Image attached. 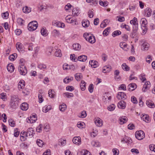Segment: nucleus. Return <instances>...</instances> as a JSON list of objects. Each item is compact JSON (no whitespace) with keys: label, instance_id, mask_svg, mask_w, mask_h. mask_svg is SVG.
Segmentation results:
<instances>
[{"label":"nucleus","instance_id":"1a4fd4ad","mask_svg":"<svg viewBox=\"0 0 155 155\" xmlns=\"http://www.w3.org/2000/svg\"><path fill=\"white\" fill-rule=\"evenodd\" d=\"M137 87V85L135 83H131L129 84L127 87L128 90L130 91L134 90Z\"/></svg>","mask_w":155,"mask_h":155},{"label":"nucleus","instance_id":"dca6fc26","mask_svg":"<svg viewBox=\"0 0 155 155\" xmlns=\"http://www.w3.org/2000/svg\"><path fill=\"white\" fill-rule=\"evenodd\" d=\"M25 82L24 80H21L18 84V87L19 90L23 89L25 87Z\"/></svg>","mask_w":155,"mask_h":155},{"label":"nucleus","instance_id":"f257e3e1","mask_svg":"<svg viewBox=\"0 0 155 155\" xmlns=\"http://www.w3.org/2000/svg\"><path fill=\"white\" fill-rule=\"evenodd\" d=\"M38 27V23L36 21H32L29 23L28 25V30L30 31L35 30Z\"/></svg>","mask_w":155,"mask_h":155},{"label":"nucleus","instance_id":"7c9ffc66","mask_svg":"<svg viewBox=\"0 0 155 155\" xmlns=\"http://www.w3.org/2000/svg\"><path fill=\"white\" fill-rule=\"evenodd\" d=\"M142 22L141 28L143 29V27L146 26V25L147 24V21L145 18H142L141 20Z\"/></svg>","mask_w":155,"mask_h":155},{"label":"nucleus","instance_id":"603ef678","mask_svg":"<svg viewBox=\"0 0 155 155\" xmlns=\"http://www.w3.org/2000/svg\"><path fill=\"white\" fill-rule=\"evenodd\" d=\"M84 123L83 122H78L77 124V127L80 128H82L84 127Z\"/></svg>","mask_w":155,"mask_h":155},{"label":"nucleus","instance_id":"8fccbe9b","mask_svg":"<svg viewBox=\"0 0 155 155\" xmlns=\"http://www.w3.org/2000/svg\"><path fill=\"white\" fill-rule=\"evenodd\" d=\"M0 98L3 100L5 101L6 99V93H2L0 94Z\"/></svg>","mask_w":155,"mask_h":155},{"label":"nucleus","instance_id":"4c0bfd02","mask_svg":"<svg viewBox=\"0 0 155 155\" xmlns=\"http://www.w3.org/2000/svg\"><path fill=\"white\" fill-rule=\"evenodd\" d=\"M47 31L45 28H41V34L43 36H46L48 35V34L47 33Z\"/></svg>","mask_w":155,"mask_h":155},{"label":"nucleus","instance_id":"f03ea898","mask_svg":"<svg viewBox=\"0 0 155 155\" xmlns=\"http://www.w3.org/2000/svg\"><path fill=\"white\" fill-rule=\"evenodd\" d=\"M136 138L138 140H141L145 137L144 133L142 130L137 131L135 133Z\"/></svg>","mask_w":155,"mask_h":155},{"label":"nucleus","instance_id":"6e6d98bb","mask_svg":"<svg viewBox=\"0 0 155 155\" xmlns=\"http://www.w3.org/2000/svg\"><path fill=\"white\" fill-rule=\"evenodd\" d=\"M92 34L88 33H85L83 35L86 41H87L88 39H89L90 37V36Z\"/></svg>","mask_w":155,"mask_h":155},{"label":"nucleus","instance_id":"72a5a7b5","mask_svg":"<svg viewBox=\"0 0 155 155\" xmlns=\"http://www.w3.org/2000/svg\"><path fill=\"white\" fill-rule=\"evenodd\" d=\"M11 101L18 102H19V98L18 96L16 95H13L11 97Z\"/></svg>","mask_w":155,"mask_h":155},{"label":"nucleus","instance_id":"bf43d9fd","mask_svg":"<svg viewBox=\"0 0 155 155\" xmlns=\"http://www.w3.org/2000/svg\"><path fill=\"white\" fill-rule=\"evenodd\" d=\"M18 23L20 25H22L23 24V22H24V21L21 18H18L17 20Z\"/></svg>","mask_w":155,"mask_h":155},{"label":"nucleus","instance_id":"e433bc0d","mask_svg":"<svg viewBox=\"0 0 155 155\" xmlns=\"http://www.w3.org/2000/svg\"><path fill=\"white\" fill-rule=\"evenodd\" d=\"M54 54L56 57H61L62 56L61 50L59 49H57L55 52Z\"/></svg>","mask_w":155,"mask_h":155},{"label":"nucleus","instance_id":"37998d69","mask_svg":"<svg viewBox=\"0 0 155 155\" xmlns=\"http://www.w3.org/2000/svg\"><path fill=\"white\" fill-rule=\"evenodd\" d=\"M38 67L40 69L44 70L46 69L47 66L46 65L44 64H40L38 65Z\"/></svg>","mask_w":155,"mask_h":155},{"label":"nucleus","instance_id":"c756f323","mask_svg":"<svg viewBox=\"0 0 155 155\" xmlns=\"http://www.w3.org/2000/svg\"><path fill=\"white\" fill-rule=\"evenodd\" d=\"M90 24L89 21H82V26L84 27H87Z\"/></svg>","mask_w":155,"mask_h":155},{"label":"nucleus","instance_id":"cd10ccee","mask_svg":"<svg viewBox=\"0 0 155 155\" xmlns=\"http://www.w3.org/2000/svg\"><path fill=\"white\" fill-rule=\"evenodd\" d=\"M152 12V10L150 8H147L146 9L145 13L147 17H150L151 15Z\"/></svg>","mask_w":155,"mask_h":155},{"label":"nucleus","instance_id":"5fc2aeb1","mask_svg":"<svg viewBox=\"0 0 155 155\" xmlns=\"http://www.w3.org/2000/svg\"><path fill=\"white\" fill-rule=\"evenodd\" d=\"M81 153L82 155H90V153L87 150H83Z\"/></svg>","mask_w":155,"mask_h":155},{"label":"nucleus","instance_id":"2f4dec72","mask_svg":"<svg viewBox=\"0 0 155 155\" xmlns=\"http://www.w3.org/2000/svg\"><path fill=\"white\" fill-rule=\"evenodd\" d=\"M55 92L52 89L48 91L49 96L51 98H53L55 97Z\"/></svg>","mask_w":155,"mask_h":155},{"label":"nucleus","instance_id":"0e129e2a","mask_svg":"<svg viewBox=\"0 0 155 155\" xmlns=\"http://www.w3.org/2000/svg\"><path fill=\"white\" fill-rule=\"evenodd\" d=\"M87 116V114L86 113V111H83L81 114V116H80V117H81L82 118H84L85 117Z\"/></svg>","mask_w":155,"mask_h":155},{"label":"nucleus","instance_id":"338daca9","mask_svg":"<svg viewBox=\"0 0 155 155\" xmlns=\"http://www.w3.org/2000/svg\"><path fill=\"white\" fill-rule=\"evenodd\" d=\"M2 15L3 18L5 19H6L7 18V17L8 16V12H6L2 14Z\"/></svg>","mask_w":155,"mask_h":155},{"label":"nucleus","instance_id":"ea45409f","mask_svg":"<svg viewBox=\"0 0 155 155\" xmlns=\"http://www.w3.org/2000/svg\"><path fill=\"white\" fill-rule=\"evenodd\" d=\"M73 80V78L72 77H71L70 78L68 77H66L65 78L64 80V82L65 83H67L71 81H72Z\"/></svg>","mask_w":155,"mask_h":155},{"label":"nucleus","instance_id":"473e14b6","mask_svg":"<svg viewBox=\"0 0 155 155\" xmlns=\"http://www.w3.org/2000/svg\"><path fill=\"white\" fill-rule=\"evenodd\" d=\"M52 34L53 36L56 37L59 36L60 35V33L59 31L56 29H54L52 32Z\"/></svg>","mask_w":155,"mask_h":155},{"label":"nucleus","instance_id":"864d4df0","mask_svg":"<svg viewBox=\"0 0 155 155\" xmlns=\"http://www.w3.org/2000/svg\"><path fill=\"white\" fill-rule=\"evenodd\" d=\"M87 2L88 3H92L93 5H96L97 3V0H86Z\"/></svg>","mask_w":155,"mask_h":155},{"label":"nucleus","instance_id":"a878e982","mask_svg":"<svg viewBox=\"0 0 155 155\" xmlns=\"http://www.w3.org/2000/svg\"><path fill=\"white\" fill-rule=\"evenodd\" d=\"M91 43H94L95 42V37L92 34L90 36V37L87 41Z\"/></svg>","mask_w":155,"mask_h":155},{"label":"nucleus","instance_id":"9b49d317","mask_svg":"<svg viewBox=\"0 0 155 155\" xmlns=\"http://www.w3.org/2000/svg\"><path fill=\"white\" fill-rule=\"evenodd\" d=\"M37 119V117H30L27 119V122L28 123H33L35 122Z\"/></svg>","mask_w":155,"mask_h":155},{"label":"nucleus","instance_id":"13d9d810","mask_svg":"<svg viewBox=\"0 0 155 155\" xmlns=\"http://www.w3.org/2000/svg\"><path fill=\"white\" fill-rule=\"evenodd\" d=\"M64 94L68 98H70L73 97V94L71 93L66 92L64 93Z\"/></svg>","mask_w":155,"mask_h":155},{"label":"nucleus","instance_id":"ddd939ff","mask_svg":"<svg viewBox=\"0 0 155 155\" xmlns=\"http://www.w3.org/2000/svg\"><path fill=\"white\" fill-rule=\"evenodd\" d=\"M126 105V104L124 101H121L118 103L117 106L119 108L124 109L125 108Z\"/></svg>","mask_w":155,"mask_h":155},{"label":"nucleus","instance_id":"c03bdc74","mask_svg":"<svg viewBox=\"0 0 155 155\" xmlns=\"http://www.w3.org/2000/svg\"><path fill=\"white\" fill-rule=\"evenodd\" d=\"M75 77L76 80L78 81H80L81 80L82 78V76L80 74H76L75 75Z\"/></svg>","mask_w":155,"mask_h":155},{"label":"nucleus","instance_id":"7ed1b4c3","mask_svg":"<svg viewBox=\"0 0 155 155\" xmlns=\"http://www.w3.org/2000/svg\"><path fill=\"white\" fill-rule=\"evenodd\" d=\"M18 70L20 73L22 75H25L27 73V70L25 66L20 65L18 67Z\"/></svg>","mask_w":155,"mask_h":155},{"label":"nucleus","instance_id":"39448f33","mask_svg":"<svg viewBox=\"0 0 155 155\" xmlns=\"http://www.w3.org/2000/svg\"><path fill=\"white\" fill-rule=\"evenodd\" d=\"M72 141L77 145H80L81 143V138L79 136L74 137L72 140Z\"/></svg>","mask_w":155,"mask_h":155},{"label":"nucleus","instance_id":"f3484780","mask_svg":"<svg viewBox=\"0 0 155 155\" xmlns=\"http://www.w3.org/2000/svg\"><path fill=\"white\" fill-rule=\"evenodd\" d=\"M119 123L120 124H123L126 122L127 120V117H120L119 118Z\"/></svg>","mask_w":155,"mask_h":155},{"label":"nucleus","instance_id":"69168bd1","mask_svg":"<svg viewBox=\"0 0 155 155\" xmlns=\"http://www.w3.org/2000/svg\"><path fill=\"white\" fill-rule=\"evenodd\" d=\"M118 18V20L120 22H122L124 21L125 18L124 17H121V16H117Z\"/></svg>","mask_w":155,"mask_h":155},{"label":"nucleus","instance_id":"423d86ee","mask_svg":"<svg viewBox=\"0 0 155 155\" xmlns=\"http://www.w3.org/2000/svg\"><path fill=\"white\" fill-rule=\"evenodd\" d=\"M117 98L119 100H124L127 98V96L124 92H119L117 96Z\"/></svg>","mask_w":155,"mask_h":155},{"label":"nucleus","instance_id":"412c9836","mask_svg":"<svg viewBox=\"0 0 155 155\" xmlns=\"http://www.w3.org/2000/svg\"><path fill=\"white\" fill-rule=\"evenodd\" d=\"M146 104L147 105L150 107L154 108L155 107L154 103L153 101L150 100H148L147 101Z\"/></svg>","mask_w":155,"mask_h":155},{"label":"nucleus","instance_id":"c85d7f7f","mask_svg":"<svg viewBox=\"0 0 155 155\" xmlns=\"http://www.w3.org/2000/svg\"><path fill=\"white\" fill-rule=\"evenodd\" d=\"M18 105V102H14L11 101V102L10 106L11 107L13 108H16Z\"/></svg>","mask_w":155,"mask_h":155},{"label":"nucleus","instance_id":"9d476101","mask_svg":"<svg viewBox=\"0 0 155 155\" xmlns=\"http://www.w3.org/2000/svg\"><path fill=\"white\" fill-rule=\"evenodd\" d=\"M141 118L146 122L148 123L150 121V119L149 116L147 114H142L141 116Z\"/></svg>","mask_w":155,"mask_h":155},{"label":"nucleus","instance_id":"6e6552de","mask_svg":"<svg viewBox=\"0 0 155 155\" xmlns=\"http://www.w3.org/2000/svg\"><path fill=\"white\" fill-rule=\"evenodd\" d=\"M95 123L97 126L100 127L102 126L103 122L100 118L97 117L96 118Z\"/></svg>","mask_w":155,"mask_h":155},{"label":"nucleus","instance_id":"0eeeda50","mask_svg":"<svg viewBox=\"0 0 155 155\" xmlns=\"http://www.w3.org/2000/svg\"><path fill=\"white\" fill-rule=\"evenodd\" d=\"M16 47L19 51L22 52L24 51L23 46L20 42H17L16 44Z\"/></svg>","mask_w":155,"mask_h":155},{"label":"nucleus","instance_id":"58836bf2","mask_svg":"<svg viewBox=\"0 0 155 155\" xmlns=\"http://www.w3.org/2000/svg\"><path fill=\"white\" fill-rule=\"evenodd\" d=\"M23 12L25 13H29L31 11V9L28 7L26 6L22 9Z\"/></svg>","mask_w":155,"mask_h":155},{"label":"nucleus","instance_id":"393cba45","mask_svg":"<svg viewBox=\"0 0 155 155\" xmlns=\"http://www.w3.org/2000/svg\"><path fill=\"white\" fill-rule=\"evenodd\" d=\"M72 47L75 50L79 51L81 48V45L78 43H75L74 44Z\"/></svg>","mask_w":155,"mask_h":155},{"label":"nucleus","instance_id":"f704fd0d","mask_svg":"<svg viewBox=\"0 0 155 155\" xmlns=\"http://www.w3.org/2000/svg\"><path fill=\"white\" fill-rule=\"evenodd\" d=\"M122 68L123 70L126 71L130 70V68L125 63H124L122 64Z\"/></svg>","mask_w":155,"mask_h":155},{"label":"nucleus","instance_id":"49530a36","mask_svg":"<svg viewBox=\"0 0 155 155\" xmlns=\"http://www.w3.org/2000/svg\"><path fill=\"white\" fill-rule=\"evenodd\" d=\"M66 106L65 104H62L59 107V110L61 111H64L66 109Z\"/></svg>","mask_w":155,"mask_h":155},{"label":"nucleus","instance_id":"79ce46f5","mask_svg":"<svg viewBox=\"0 0 155 155\" xmlns=\"http://www.w3.org/2000/svg\"><path fill=\"white\" fill-rule=\"evenodd\" d=\"M121 33V32L120 31L117 30L114 31L112 35L113 37H115L116 36L120 35Z\"/></svg>","mask_w":155,"mask_h":155},{"label":"nucleus","instance_id":"2eb2a0df","mask_svg":"<svg viewBox=\"0 0 155 155\" xmlns=\"http://www.w3.org/2000/svg\"><path fill=\"white\" fill-rule=\"evenodd\" d=\"M74 67L73 65H69L66 63L64 64L63 68L64 70L68 71L69 69H73Z\"/></svg>","mask_w":155,"mask_h":155},{"label":"nucleus","instance_id":"a211bd4d","mask_svg":"<svg viewBox=\"0 0 155 155\" xmlns=\"http://www.w3.org/2000/svg\"><path fill=\"white\" fill-rule=\"evenodd\" d=\"M149 45L147 42H144L143 43L141 46V49L142 50H147L149 48Z\"/></svg>","mask_w":155,"mask_h":155},{"label":"nucleus","instance_id":"3c124183","mask_svg":"<svg viewBox=\"0 0 155 155\" xmlns=\"http://www.w3.org/2000/svg\"><path fill=\"white\" fill-rule=\"evenodd\" d=\"M110 27H108L105 29L103 32V34L104 35L107 36L108 35L109 32V31H108V30H110Z\"/></svg>","mask_w":155,"mask_h":155},{"label":"nucleus","instance_id":"aec40b11","mask_svg":"<svg viewBox=\"0 0 155 155\" xmlns=\"http://www.w3.org/2000/svg\"><path fill=\"white\" fill-rule=\"evenodd\" d=\"M133 29L130 35V37L132 38H134L137 34L136 33L138 29V28L136 27V28H134V27H133Z\"/></svg>","mask_w":155,"mask_h":155},{"label":"nucleus","instance_id":"a18cd8bd","mask_svg":"<svg viewBox=\"0 0 155 155\" xmlns=\"http://www.w3.org/2000/svg\"><path fill=\"white\" fill-rule=\"evenodd\" d=\"M37 145L40 147H42L44 144V142L42 140L38 139L36 141Z\"/></svg>","mask_w":155,"mask_h":155},{"label":"nucleus","instance_id":"774afa93","mask_svg":"<svg viewBox=\"0 0 155 155\" xmlns=\"http://www.w3.org/2000/svg\"><path fill=\"white\" fill-rule=\"evenodd\" d=\"M66 90L67 91H71L74 90V88L72 86H68L66 87Z\"/></svg>","mask_w":155,"mask_h":155},{"label":"nucleus","instance_id":"5701e85b","mask_svg":"<svg viewBox=\"0 0 155 155\" xmlns=\"http://www.w3.org/2000/svg\"><path fill=\"white\" fill-rule=\"evenodd\" d=\"M111 71V66H105L103 69V72L104 73H107Z\"/></svg>","mask_w":155,"mask_h":155},{"label":"nucleus","instance_id":"4d7b16f0","mask_svg":"<svg viewBox=\"0 0 155 155\" xmlns=\"http://www.w3.org/2000/svg\"><path fill=\"white\" fill-rule=\"evenodd\" d=\"M9 124V125L11 126L12 127H14L15 126V123L14 121L12 119H10L8 120Z\"/></svg>","mask_w":155,"mask_h":155},{"label":"nucleus","instance_id":"de8ad7c7","mask_svg":"<svg viewBox=\"0 0 155 155\" xmlns=\"http://www.w3.org/2000/svg\"><path fill=\"white\" fill-rule=\"evenodd\" d=\"M72 14L78 16V14L79 10L76 8H74L72 10Z\"/></svg>","mask_w":155,"mask_h":155},{"label":"nucleus","instance_id":"4be33fe9","mask_svg":"<svg viewBox=\"0 0 155 155\" xmlns=\"http://www.w3.org/2000/svg\"><path fill=\"white\" fill-rule=\"evenodd\" d=\"M89 64L91 65L92 67L93 68H96L97 66L98 63L96 61H93V60H91L89 61Z\"/></svg>","mask_w":155,"mask_h":155},{"label":"nucleus","instance_id":"bb28decb","mask_svg":"<svg viewBox=\"0 0 155 155\" xmlns=\"http://www.w3.org/2000/svg\"><path fill=\"white\" fill-rule=\"evenodd\" d=\"M7 68L8 70L11 72H12L14 70V67L13 65L12 64H8Z\"/></svg>","mask_w":155,"mask_h":155},{"label":"nucleus","instance_id":"6ab92c4d","mask_svg":"<svg viewBox=\"0 0 155 155\" xmlns=\"http://www.w3.org/2000/svg\"><path fill=\"white\" fill-rule=\"evenodd\" d=\"M87 59V57L85 55H81L79 56L78 58V60L84 62Z\"/></svg>","mask_w":155,"mask_h":155},{"label":"nucleus","instance_id":"680f3d73","mask_svg":"<svg viewBox=\"0 0 155 155\" xmlns=\"http://www.w3.org/2000/svg\"><path fill=\"white\" fill-rule=\"evenodd\" d=\"M131 100L132 102L134 104H136L137 103V98L134 96H133L131 97Z\"/></svg>","mask_w":155,"mask_h":155},{"label":"nucleus","instance_id":"e2e57ef3","mask_svg":"<svg viewBox=\"0 0 155 155\" xmlns=\"http://www.w3.org/2000/svg\"><path fill=\"white\" fill-rule=\"evenodd\" d=\"M42 125L41 124H39V126L36 128V131L39 133H40L42 130Z\"/></svg>","mask_w":155,"mask_h":155},{"label":"nucleus","instance_id":"f8f14e48","mask_svg":"<svg viewBox=\"0 0 155 155\" xmlns=\"http://www.w3.org/2000/svg\"><path fill=\"white\" fill-rule=\"evenodd\" d=\"M137 18L135 17H134L133 20L130 21V23L131 24H133L134 25L133 27H134V28H136V27L138 28V24L137 23Z\"/></svg>","mask_w":155,"mask_h":155},{"label":"nucleus","instance_id":"c9c22d12","mask_svg":"<svg viewBox=\"0 0 155 155\" xmlns=\"http://www.w3.org/2000/svg\"><path fill=\"white\" fill-rule=\"evenodd\" d=\"M17 57V54L16 53H14L10 55L9 57V59L12 61H14Z\"/></svg>","mask_w":155,"mask_h":155},{"label":"nucleus","instance_id":"09e8293b","mask_svg":"<svg viewBox=\"0 0 155 155\" xmlns=\"http://www.w3.org/2000/svg\"><path fill=\"white\" fill-rule=\"evenodd\" d=\"M120 46L121 48L124 49L127 48V45L125 43L122 42L120 43Z\"/></svg>","mask_w":155,"mask_h":155},{"label":"nucleus","instance_id":"052dcab7","mask_svg":"<svg viewBox=\"0 0 155 155\" xmlns=\"http://www.w3.org/2000/svg\"><path fill=\"white\" fill-rule=\"evenodd\" d=\"M115 108V105L114 104H112L108 107L107 109L109 110L110 111H112Z\"/></svg>","mask_w":155,"mask_h":155},{"label":"nucleus","instance_id":"4468645a","mask_svg":"<svg viewBox=\"0 0 155 155\" xmlns=\"http://www.w3.org/2000/svg\"><path fill=\"white\" fill-rule=\"evenodd\" d=\"M28 104L27 103H23L21 106V108L23 110H27L28 109Z\"/></svg>","mask_w":155,"mask_h":155},{"label":"nucleus","instance_id":"20e7f679","mask_svg":"<svg viewBox=\"0 0 155 155\" xmlns=\"http://www.w3.org/2000/svg\"><path fill=\"white\" fill-rule=\"evenodd\" d=\"M34 130L31 128H30L28 129L27 132H26V137H32L34 134Z\"/></svg>","mask_w":155,"mask_h":155},{"label":"nucleus","instance_id":"b1692460","mask_svg":"<svg viewBox=\"0 0 155 155\" xmlns=\"http://www.w3.org/2000/svg\"><path fill=\"white\" fill-rule=\"evenodd\" d=\"M86 83L84 81H82L80 84V86L81 90L84 91L86 89Z\"/></svg>","mask_w":155,"mask_h":155},{"label":"nucleus","instance_id":"a19ab883","mask_svg":"<svg viewBox=\"0 0 155 155\" xmlns=\"http://www.w3.org/2000/svg\"><path fill=\"white\" fill-rule=\"evenodd\" d=\"M99 3L101 5L103 6H106L108 5V2L107 1L103 2L102 1H100Z\"/></svg>","mask_w":155,"mask_h":155}]
</instances>
